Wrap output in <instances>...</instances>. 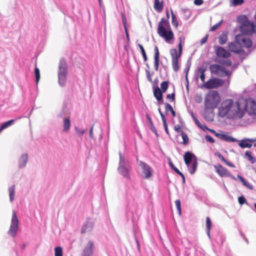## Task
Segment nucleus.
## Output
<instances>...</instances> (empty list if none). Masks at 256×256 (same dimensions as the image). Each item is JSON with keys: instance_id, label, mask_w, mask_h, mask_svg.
<instances>
[{"instance_id": "nucleus-1", "label": "nucleus", "mask_w": 256, "mask_h": 256, "mask_svg": "<svg viewBox=\"0 0 256 256\" xmlns=\"http://www.w3.org/2000/svg\"><path fill=\"white\" fill-rule=\"evenodd\" d=\"M157 32L158 34L164 38L167 42L171 43L170 41L174 38V34L169 22L164 18H162L158 22Z\"/></svg>"}, {"instance_id": "nucleus-2", "label": "nucleus", "mask_w": 256, "mask_h": 256, "mask_svg": "<svg viewBox=\"0 0 256 256\" xmlns=\"http://www.w3.org/2000/svg\"><path fill=\"white\" fill-rule=\"evenodd\" d=\"M118 154L119 162L118 166V171L124 178L130 179V172L132 169L130 162L128 158L122 154L121 152H119Z\"/></svg>"}, {"instance_id": "nucleus-3", "label": "nucleus", "mask_w": 256, "mask_h": 256, "mask_svg": "<svg viewBox=\"0 0 256 256\" xmlns=\"http://www.w3.org/2000/svg\"><path fill=\"white\" fill-rule=\"evenodd\" d=\"M68 66L65 60L62 58L58 64V84L60 87L65 86L67 82Z\"/></svg>"}, {"instance_id": "nucleus-4", "label": "nucleus", "mask_w": 256, "mask_h": 256, "mask_svg": "<svg viewBox=\"0 0 256 256\" xmlns=\"http://www.w3.org/2000/svg\"><path fill=\"white\" fill-rule=\"evenodd\" d=\"M220 100V97L216 91L210 92L205 97L204 106L206 109L216 108Z\"/></svg>"}, {"instance_id": "nucleus-5", "label": "nucleus", "mask_w": 256, "mask_h": 256, "mask_svg": "<svg viewBox=\"0 0 256 256\" xmlns=\"http://www.w3.org/2000/svg\"><path fill=\"white\" fill-rule=\"evenodd\" d=\"M241 100H239L235 103L231 99L226 100L223 102L222 106L228 112L232 111L235 114L240 113L242 109L240 108Z\"/></svg>"}, {"instance_id": "nucleus-6", "label": "nucleus", "mask_w": 256, "mask_h": 256, "mask_svg": "<svg viewBox=\"0 0 256 256\" xmlns=\"http://www.w3.org/2000/svg\"><path fill=\"white\" fill-rule=\"evenodd\" d=\"M241 104H244V110L250 115L256 114V102L252 98L240 99Z\"/></svg>"}, {"instance_id": "nucleus-7", "label": "nucleus", "mask_w": 256, "mask_h": 256, "mask_svg": "<svg viewBox=\"0 0 256 256\" xmlns=\"http://www.w3.org/2000/svg\"><path fill=\"white\" fill-rule=\"evenodd\" d=\"M18 228V220L17 218L15 211H13L12 218L11 219V222L10 228L8 231V234L14 238L17 234V232Z\"/></svg>"}, {"instance_id": "nucleus-8", "label": "nucleus", "mask_w": 256, "mask_h": 256, "mask_svg": "<svg viewBox=\"0 0 256 256\" xmlns=\"http://www.w3.org/2000/svg\"><path fill=\"white\" fill-rule=\"evenodd\" d=\"M235 40L236 42L238 43L240 47L250 48L252 45V42L250 39L243 34L236 35Z\"/></svg>"}, {"instance_id": "nucleus-9", "label": "nucleus", "mask_w": 256, "mask_h": 256, "mask_svg": "<svg viewBox=\"0 0 256 256\" xmlns=\"http://www.w3.org/2000/svg\"><path fill=\"white\" fill-rule=\"evenodd\" d=\"M255 25L253 22L248 21L242 24L240 30L243 35H252L254 31Z\"/></svg>"}, {"instance_id": "nucleus-10", "label": "nucleus", "mask_w": 256, "mask_h": 256, "mask_svg": "<svg viewBox=\"0 0 256 256\" xmlns=\"http://www.w3.org/2000/svg\"><path fill=\"white\" fill-rule=\"evenodd\" d=\"M224 84V81L218 78H210L204 84V86L206 89L216 88L222 86Z\"/></svg>"}, {"instance_id": "nucleus-11", "label": "nucleus", "mask_w": 256, "mask_h": 256, "mask_svg": "<svg viewBox=\"0 0 256 256\" xmlns=\"http://www.w3.org/2000/svg\"><path fill=\"white\" fill-rule=\"evenodd\" d=\"M214 168L216 169V172L220 176L222 177H230L233 180H236L234 176L232 175L226 168L222 167L220 164L215 166Z\"/></svg>"}, {"instance_id": "nucleus-12", "label": "nucleus", "mask_w": 256, "mask_h": 256, "mask_svg": "<svg viewBox=\"0 0 256 256\" xmlns=\"http://www.w3.org/2000/svg\"><path fill=\"white\" fill-rule=\"evenodd\" d=\"M139 166L141 167L142 172L144 174V178L148 179L152 176V168L142 161L139 162Z\"/></svg>"}, {"instance_id": "nucleus-13", "label": "nucleus", "mask_w": 256, "mask_h": 256, "mask_svg": "<svg viewBox=\"0 0 256 256\" xmlns=\"http://www.w3.org/2000/svg\"><path fill=\"white\" fill-rule=\"evenodd\" d=\"M178 39L180 40V42L178 44V54L177 50L176 48H172L170 50V54L172 56V60H178L182 54V38L181 37H180Z\"/></svg>"}, {"instance_id": "nucleus-14", "label": "nucleus", "mask_w": 256, "mask_h": 256, "mask_svg": "<svg viewBox=\"0 0 256 256\" xmlns=\"http://www.w3.org/2000/svg\"><path fill=\"white\" fill-rule=\"evenodd\" d=\"M94 224V220L91 218H87L86 222L82 226L81 232L82 234H84L87 232H91L93 229Z\"/></svg>"}, {"instance_id": "nucleus-15", "label": "nucleus", "mask_w": 256, "mask_h": 256, "mask_svg": "<svg viewBox=\"0 0 256 256\" xmlns=\"http://www.w3.org/2000/svg\"><path fill=\"white\" fill-rule=\"evenodd\" d=\"M184 159L186 166H188V164L193 162L195 160L197 161L196 156L193 153L190 152H186L184 154Z\"/></svg>"}, {"instance_id": "nucleus-16", "label": "nucleus", "mask_w": 256, "mask_h": 256, "mask_svg": "<svg viewBox=\"0 0 256 256\" xmlns=\"http://www.w3.org/2000/svg\"><path fill=\"white\" fill-rule=\"evenodd\" d=\"M28 154H22L18 160V167L20 169L24 168L28 162Z\"/></svg>"}, {"instance_id": "nucleus-17", "label": "nucleus", "mask_w": 256, "mask_h": 256, "mask_svg": "<svg viewBox=\"0 0 256 256\" xmlns=\"http://www.w3.org/2000/svg\"><path fill=\"white\" fill-rule=\"evenodd\" d=\"M256 141V139L246 138L240 142L238 146L242 148H250L252 146V143Z\"/></svg>"}, {"instance_id": "nucleus-18", "label": "nucleus", "mask_w": 256, "mask_h": 256, "mask_svg": "<svg viewBox=\"0 0 256 256\" xmlns=\"http://www.w3.org/2000/svg\"><path fill=\"white\" fill-rule=\"evenodd\" d=\"M216 54L220 58H228L230 56V53L222 46L217 47Z\"/></svg>"}, {"instance_id": "nucleus-19", "label": "nucleus", "mask_w": 256, "mask_h": 256, "mask_svg": "<svg viewBox=\"0 0 256 256\" xmlns=\"http://www.w3.org/2000/svg\"><path fill=\"white\" fill-rule=\"evenodd\" d=\"M228 47L229 50L233 52L238 54H240L242 53L243 50L240 48V46L236 42H230L228 44Z\"/></svg>"}, {"instance_id": "nucleus-20", "label": "nucleus", "mask_w": 256, "mask_h": 256, "mask_svg": "<svg viewBox=\"0 0 256 256\" xmlns=\"http://www.w3.org/2000/svg\"><path fill=\"white\" fill-rule=\"evenodd\" d=\"M94 244L92 241H88L84 248L82 256H91L93 252Z\"/></svg>"}, {"instance_id": "nucleus-21", "label": "nucleus", "mask_w": 256, "mask_h": 256, "mask_svg": "<svg viewBox=\"0 0 256 256\" xmlns=\"http://www.w3.org/2000/svg\"><path fill=\"white\" fill-rule=\"evenodd\" d=\"M70 112L66 104H63L62 110L58 114L57 116L60 118L69 117Z\"/></svg>"}, {"instance_id": "nucleus-22", "label": "nucleus", "mask_w": 256, "mask_h": 256, "mask_svg": "<svg viewBox=\"0 0 256 256\" xmlns=\"http://www.w3.org/2000/svg\"><path fill=\"white\" fill-rule=\"evenodd\" d=\"M154 90V95L157 100H162L163 97L162 92L161 91L160 88L156 86H153Z\"/></svg>"}, {"instance_id": "nucleus-23", "label": "nucleus", "mask_w": 256, "mask_h": 256, "mask_svg": "<svg viewBox=\"0 0 256 256\" xmlns=\"http://www.w3.org/2000/svg\"><path fill=\"white\" fill-rule=\"evenodd\" d=\"M71 122L69 117L64 118L63 120L62 132H68L70 128Z\"/></svg>"}, {"instance_id": "nucleus-24", "label": "nucleus", "mask_w": 256, "mask_h": 256, "mask_svg": "<svg viewBox=\"0 0 256 256\" xmlns=\"http://www.w3.org/2000/svg\"><path fill=\"white\" fill-rule=\"evenodd\" d=\"M146 118L148 120V126L150 129V130L158 136V134L150 116L148 114H146Z\"/></svg>"}, {"instance_id": "nucleus-25", "label": "nucleus", "mask_w": 256, "mask_h": 256, "mask_svg": "<svg viewBox=\"0 0 256 256\" xmlns=\"http://www.w3.org/2000/svg\"><path fill=\"white\" fill-rule=\"evenodd\" d=\"M198 161L196 160L193 162H192L190 164H188V166H187L191 174H193L196 172L197 167H198Z\"/></svg>"}, {"instance_id": "nucleus-26", "label": "nucleus", "mask_w": 256, "mask_h": 256, "mask_svg": "<svg viewBox=\"0 0 256 256\" xmlns=\"http://www.w3.org/2000/svg\"><path fill=\"white\" fill-rule=\"evenodd\" d=\"M210 68L211 72L214 74H216L218 72H220L221 70H223L222 66L217 64H212L210 65Z\"/></svg>"}, {"instance_id": "nucleus-27", "label": "nucleus", "mask_w": 256, "mask_h": 256, "mask_svg": "<svg viewBox=\"0 0 256 256\" xmlns=\"http://www.w3.org/2000/svg\"><path fill=\"white\" fill-rule=\"evenodd\" d=\"M164 7L163 2H160L159 0H154V8L158 12H161Z\"/></svg>"}, {"instance_id": "nucleus-28", "label": "nucleus", "mask_w": 256, "mask_h": 256, "mask_svg": "<svg viewBox=\"0 0 256 256\" xmlns=\"http://www.w3.org/2000/svg\"><path fill=\"white\" fill-rule=\"evenodd\" d=\"M165 111L166 114H167L168 112H170L172 116L173 117L176 116V112L174 110L172 106L168 104V103H165Z\"/></svg>"}, {"instance_id": "nucleus-29", "label": "nucleus", "mask_w": 256, "mask_h": 256, "mask_svg": "<svg viewBox=\"0 0 256 256\" xmlns=\"http://www.w3.org/2000/svg\"><path fill=\"white\" fill-rule=\"evenodd\" d=\"M227 34L222 32L218 37V42L220 44H224L227 41Z\"/></svg>"}, {"instance_id": "nucleus-30", "label": "nucleus", "mask_w": 256, "mask_h": 256, "mask_svg": "<svg viewBox=\"0 0 256 256\" xmlns=\"http://www.w3.org/2000/svg\"><path fill=\"white\" fill-rule=\"evenodd\" d=\"M10 200V202H13L14 200V196L15 194V186L12 185L8 188Z\"/></svg>"}, {"instance_id": "nucleus-31", "label": "nucleus", "mask_w": 256, "mask_h": 256, "mask_svg": "<svg viewBox=\"0 0 256 256\" xmlns=\"http://www.w3.org/2000/svg\"><path fill=\"white\" fill-rule=\"evenodd\" d=\"M16 120L14 119L10 120L2 123L0 126L4 130L13 125Z\"/></svg>"}, {"instance_id": "nucleus-32", "label": "nucleus", "mask_w": 256, "mask_h": 256, "mask_svg": "<svg viewBox=\"0 0 256 256\" xmlns=\"http://www.w3.org/2000/svg\"><path fill=\"white\" fill-rule=\"evenodd\" d=\"M244 3V0H230V6H240Z\"/></svg>"}, {"instance_id": "nucleus-33", "label": "nucleus", "mask_w": 256, "mask_h": 256, "mask_svg": "<svg viewBox=\"0 0 256 256\" xmlns=\"http://www.w3.org/2000/svg\"><path fill=\"white\" fill-rule=\"evenodd\" d=\"M245 156L248 158V160L250 161L252 164H254L256 162V158L252 156L250 152L248 150L246 151L245 152Z\"/></svg>"}, {"instance_id": "nucleus-34", "label": "nucleus", "mask_w": 256, "mask_h": 256, "mask_svg": "<svg viewBox=\"0 0 256 256\" xmlns=\"http://www.w3.org/2000/svg\"><path fill=\"white\" fill-rule=\"evenodd\" d=\"M171 14H172V24L176 28H177L178 26V22L177 21L176 16L174 14L172 10H171Z\"/></svg>"}, {"instance_id": "nucleus-35", "label": "nucleus", "mask_w": 256, "mask_h": 256, "mask_svg": "<svg viewBox=\"0 0 256 256\" xmlns=\"http://www.w3.org/2000/svg\"><path fill=\"white\" fill-rule=\"evenodd\" d=\"M168 87V82L164 81L160 84L161 91L163 92H165Z\"/></svg>"}, {"instance_id": "nucleus-36", "label": "nucleus", "mask_w": 256, "mask_h": 256, "mask_svg": "<svg viewBox=\"0 0 256 256\" xmlns=\"http://www.w3.org/2000/svg\"><path fill=\"white\" fill-rule=\"evenodd\" d=\"M34 74L36 77V84H38L40 79V72L38 68L36 66L34 68Z\"/></svg>"}, {"instance_id": "nucleus-37", "label": "nucleus", "mask_w": 256, "mask_h": 256, "mask_svg": "<svg viewBox=\"0 0 256 256\" xmlns=\"http://www.w3.org/2000/svg\"><path fill=\"white\" fill-rule=\"evenodd\" d=\"M138 47L140 48V51H141V52H142V57L144 58V62L148 60V57L146 56V52H145V50L143 47V46L140 44H138Z\"/></svg>"}, {"instance_id": "nucleus-38", "label": "nucleus", "mask_w": 256, "mask_h": 256, "mask_svg": "<svg viewBox=\"0 0 256 256\" xmlns=\"http://www.w3.org/2000/svg\"><path fill=\"white\" fill-rule=\"evenodd\" d=\"M224 140L226 142H236L238 141V140L233 138L232 136L227 134H226Z\"/></svg>"}, {"instance_id": "nucleus-39", "label": "nucleus", "mask_w": 256, "mask_h": 256, "mask_svg": "<svg viewBox=\"0 0 256 256\" xmlns=\"http://www.w3.org/2000/svg\"><path fill=\"white\" fill-rule=\"evenodd\" d=\"M173 70L174 72H178L179 70L178 60H172Z\"/></svg>"}, {"instance_id": "nucleus-40", "label": "nucleus", "mask_w": 256, "mask_h": 256, "mask_svg": "<svg viewBox=\"0 0 256 256\" xmlns=\"http://www.w3.org/2000/svg\"><path fill=\"white\" fill-rule=\"evenodd\" d=\"M55 256H62V250L60 246H57L54 248Z\"/></svg>"}, {"instance_id": "nucleus-41", "label": "nucleus", "mask_w": 256, "mask_h": 256, "mask_svg": "<svg viewBox=\"0 0 256 256\" xmlns=\"http://www.w3.org/2000/svg\"><path fill=\"white\" fill-rule=\"evenodd\" d=\"M181 136H182V138L183 140V142H182V144L184 145L187 144L188 143V138L187 134L184 132H182L181 134Z\"/></svg>"}, {"instance_id": "nucleus-42", "label": "nucleus", "mask_w": 256, "mask_h": 256, "mask_svg": "<svg viewBox=\"0 0 256 256\" xmlns=\"http://www.w3.org/2000/svg\"><path fill=\"white\" fill-rule=\"evenodd\" d=\"M243 185L250 190L253 189V186L250 183L248 182L243 178L240 180Z\"/></svg>"}, {"instance_id": "nucleus-43", "label": "nucleus", "mask_w": 256, "mask_h": 256, "mask_svg": "<svg viewBox=\"0 0 256 256\" xmlns=\"http://www.w3.org/2000/svg\"><path fill=\"white\" fill-rule=\"evenodd\" d=\"M228 112L222 106L219 108V114L222 117L226 116Z\"/></svg>"}, {"instance_id": "nucleus-44", "label": "nucleus", "mask_w": 256, "mask_h": 256, "mask_svg": "<svg viewBox=\"0 0 256 256\" xmlns=\"http://www.w3.org/2000/svg\"><path fill=\"white\" fill-rule=\"evenodd\" d=\"M222 68L223 70H221L220 71V72L222 73V76H230L231 74V72L222 66Z\"/></svg>"}, {"instance_id": "nucleus-45", "label": "nucleus", "mask_w": 256, "mask_h": 256, "mask_svg": "<svg viewBox=\"0 0 256 256\" xmlns=\"http://www.w3.org/2000/svg\"><path fill=\"white\" fill-rule=\"evenodd\" d=\"M205 70H206L204 68H198V71L200 73V78L202 82H204V80H205V74H204Z\"/></svg>"}, {"instance_id": "nucleus-46", "label": "nucleus", "mask_w": 256, "mask_h": 256, "mask_svg": "<svg viewBox=\"0 0 256 256\" xmlns=\"http://www.w3.org/2000/svg\"><path fill=\"white\" fill-rule=\"evenodd\" d=\"M238 20L242 23V24H244V22H248V18L246 16H240L238 18Z\"/></svg>"}, {"instance_id": "nucleus-47", "label": "nucleus", "mask_w": 256, "mask_h": 256, "mask_svg": "<svg viewBox=\"0 0 256 256\" xmlns=\"http://www.w3.org/2000/svg\"><path fill=\"white\" fill-rule=\"evenodd\" d=\"M238 202L240 205H242L245 203L247 204L246 198L243 196L238 197Z\"/></svg>"}, {"instance_id": "nucleus-48", "label": "nucleus", "mask_w": 256, "mask_h": 256, "mask_svg": "<svg viewBox=\"0 0 256 256\" xmlns=\"http://www.w3.org/2000/svg\"><path fill=\"white\" fill-rule=\"evenodd\" d=\"M75 130L76 134L80 136H82L84 134L85 132V130L83 129H80L76 126H75Z\"/></svg>"}, {"instance_id": "nucleus-49", "label": "nucleus", "mask_w": 256, "mask_h": 256, "mask_svg": "<svg viewBox=\"0 0 256 256\" xmlns=\"http://www.w3.org/2000/svg\"><path fill=\"white\" fill-rule=\"evenodd\" d=\"M168 164L170 168L174 170L176 174H180V172L174 166L172 162H169Z\"/></svg>"}, {"instance_id": "nucleus-50", "label": "nucleus", "mask_w": 256, "mask_h": 256, "mask_svg": "<svg viewBox=\"0 0 256 256\" xmlns=\"http://www.w3.org/2000/svg\"><path fill=\"white\" fill-rule=\"evenodd\" d=\"M176 206L178 212V214H181V206H180V200H177L175 202Z\"/></svg>"}, {"instance_id": "nucleus-51", "label": "nucleus", "mask_w": 256, "mask_h": 256, "mask_svg": "<svg viewBox=\"0 0 256 256\" xmlns=\"http://www.w3.org/2000/svg\"><path fill=\"white\" fill-rule=\"evenodd\" d=\"M166 98L170 100V102H174L175 100V92H174L171 94H167Z\"/></svg>"}, {"instance_id": "nucleus-52", "label": "nucleus", "mask_w": 256, "mask_h": 256, "mask_svg": "<svg viewBox=\"0 0 256 256\" xmlns=\"http://www.w3.org/2000/svg\"><path fill=\"white\" fill-rule=\"evenodd\" d=\"M212 225L211 220L209 217L206 218V229H210Z\"/></svg>"}, {"instance_id": "nucleus-53", "label": "nucleus", "mask_w": 256, "mask_h": 256, "mask_svg": "<svg viewBox=\"0 0 256 256\" xmlns=\"http://www.w3.org/2000/svg\"><path fill=\"white\" fill-rule=\"evenodd\" d=\"M146 72L148 80L150 82H152V75L153 74V73L150 74V71L147 69H146Z\"/></svg>"}, {"instance_id": "nucleus-54", "label": "nucleus", "mask_w": 256, "mask_h": 256, "mask_svg": "<svg viewBox=\"0 0 256 256\" xmlns=\"http://www.w3.org/2000/svg\"><path fill=\"white\" fill-rule=\"evenodd\" d=\"M222 20H220V22L217 23L216 24L214 25L211 28L210 30L211 31H215L222 24Z\"/></svg>"}, {"instance_id": "nucleus-55", "label": "nucleus", "mask_w": 256, "mask_h": 256, "mask_svg": "<svg viewBox=\"0 0 256 256\" xmlns=\"http://www.w3.org/2000/svg\"><path fill=\"white\" fill-rule=\"evenodd\" d=\"M215 156H218L222 162H226V160L224 158V157L219 152H216L214 154Z\"/></svg>"}, {"instance_id": "nucleus-56", "label": "nucleus", "mask_w": 256, "mask_h": 256, "mask_svg": "<svg viewBox=\"0 0 256 256\" xmlns=\"http://www.w3.org/2000/svg\"><path fill=\"white\" fill-rule=\"evenodd\" d=\"M154 69L156 70L157 71V70H158V69L160 58H154Z\"/></svg>"}, {"instance_id": "nucleus-57", "label": "nucleus", "mask_w": 256, "mask_h": 256, "mask_svg": "<svg viewBox=\"0 0 256 256\" xmlns=\"http://www.w3.org/2000/svg\"><path fill=\"white\" fill-rule=\"evenodd\" d=\"M160 58V54L158 46H156L154 47V58Z\"/></svg>"}, {"instance_id": "nucleus-58", "label": "nucleus", "mask_w": 256, "mask_h": 256, "mask_svg": "<svg viewBox=\"0 0 256 256\" xmlns=\"http://www.w3.org/2000/svg\"><path fill=\"white\" fill-rule=\"evenodd\" d=\"M205 138L206 140V141H208L210 143L212 144L214 142V139L210 135L206 136Z\"/></svg>"}, {"instance_id": "nucleus-59", "label": "nucleus", "mask_w": 256, "mask_h": 256, "mask_svg": "<svg viewBox=\"0 0 256 256\" xmlns=\"http://www.w3.org/2000/svg\"><path fill=\"white\" fill-rule=\"evenodd\" d=\"M162 123H163L164 127V130H165L166 133L169 136L170 135V133H169V132H168V125H167V124H166V120H162Z\"/></svg>"}, {"instance_id": "nucleus-60", "label": "nucleus", "mask_w": 256, "mask_h": 256, "mask_svg": "<svg viewBox=\"0 0 256 256\" xmlns=\"http://www.w3.org/2000/svg\"><path fill=\"white\" fill-rule=\"evenodd\" d=\"M192 116L194 120V121L195 122V124H196L198 126L201 127L202 123H200L198 120H197L196 118L194 117V114L192 113Z\"/></svg>"}, {"instance_id": "nucleus-61", "label": "nucleus", "mask_w": 256, "mask_h": 256, "mask_svg": "<svg viewBox=\"0 0 256 256\" xmlns=\"http://www.w3.org/2000/svg\"><path fill=\"white\" fill-rule=\"evenodd\" d=\"M222 64L226 65V66H230L232 64V62L230 60H224L222 62Z\"/></svg>"}, {"instance_id": "nucleus-62", "label": "nucleus", "mask_w": 256, "mask_h": 256, "mask_svg": "<svg viewBox=\"0 0 256 256\" xmlns=\"http://www.w3.org/2000/svg\"><path fill=\"white\" fill-rule=\"evenodd\" d=\"M174 130L178 132H180L181 134L182 132H183L180 126L179 125H177L174 126Z\"/></svg>"}, {"instance_id": "nucleus-63", "label": "nucleus", "mask_w": 256, "mask_h": 256, "mask_svg": "<svg viewBox=\"0 0 256 256\" xmlns=\"http://www.w3.org/2000/svg\"><path fill=\"white\" fill-rule=\"evenodd\" d=\"M204 3L203 0H194V4L196 6H200Z\"/></svg>"}, {"instance_id": "nucleus-64", "label": "nucleus", "mask_w": 256, "mask_h": 256, "mask_svg": "<svg viewBox=\"0 0 256 256\" xmlns=\"http://www.w3.org/2000/svg\"><path fill=\"white\" fill-rule=\"evenodd\" d=\"M208 34H206V36H204L201 40H200V44L201 45L204 44V43L206 42L207 41V40H208Z\"/></svg>"}]
</instances>
